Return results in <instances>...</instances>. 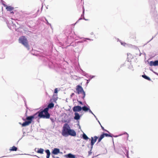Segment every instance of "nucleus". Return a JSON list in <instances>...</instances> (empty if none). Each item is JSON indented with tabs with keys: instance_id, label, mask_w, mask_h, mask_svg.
Here are the masks:
<instances>
[{
	"instance_id": "nucleus-11",
	"label": "nucleus",
	"mask_w": 158,
	"mask_h": 158,
	"mask_svg": "<svg viewBox=\"0 0 158 158\" xmlns=\"http://www.w3.org/2000/svg\"><path fill=\"white\" fill-rule=\"evenodd\" d=\"M40 21H43V22H44L45 23L47 24V25H49L51 27V28H52V26H51V24L48 22V20L46 19L45 18H41V19H40Z\"/></svg>"
},
{
	"instance_id": "nucleus-21",
	"label": "nucleus",
	"mask_w": 158,
	"mask_h": 158,
	"mask_svg": "<svg viewBox=\"0 0 158 158\" xmlns=\"http://www.w3.org/2000/svg\"><path fill=\"white\" fill-rule=\"evenodd\" d=\"M116 40L118 41H119L120 42L121 45L124 46H129L130 45V44H127L124 42H122L121 41V40H119V39L118 38L116 39Z\"/></svg>"
},
{
	"instance_id": "nucleus-6",
	"label": "nucleus",
	"mask_w": 158,
	"mask_h": 158,
	"mask_svg": "<svg viewBox=\"0 0 158 158\" xmlns=\"http://www.w3.org/2000/svg\"><path fill=\"white\" fill-rule=\"evenodd\" d=\"M51 64H52V65H51L50 67L52 68H54L57 71H58L61 68L60 64L56 63L54 64L53 63H51Z\"/></svg>"
},
{
	"instance_id": "nucleus-17",
	"label": "nucleus",
	"mask_w": 158,
	"mask_h": 158,
	"mask_svg": "<svg viewBox=\"0 0 158 158\" xmlns=\"http://www.w3.org/2000/svg\"><path fill=\"white\" fill-rule=\"evenodd\" d=\"M66 158H75V156L71 153H69L64 156Z\"/></svg>"
},
{
	"instance_id": "nucleus-58",
	"label": "nucleus",
	"mask_w": 158,
	"mask_h": 158,
	"mask_svg": "<svg viewBox=\"0 0 158 158\" xmlns=\"http://www.w3.org/2000/svg\"><path fill=\"white\" fill-rule=\"evenodd\" d=\"M56 158H59L58 157H57Z\"/></svg>"
},
{
	"instance_id": "nucleus-22",
	"label": "nucleus",
	"mask_w": 158,
	"mask_h": 158,
	"mask_svg": "<svg viewBox=\"0 0 158 158\" xmlns=\"http://www.w3.org/2000/svg\"><path fill=\"white\" fill-rule=\"evenodd\" d=\"M54 106V104L52 102H51L47 106V107H46L45 108L48 109V110L49 109H51L53 108Z\"/></svg>"
},
{
	"instance_id": "nucleus-20",
	"label": "nucleus",
	"mask_w": 158,
	"mask_h": 158,
	"mask_svg": "<svg viewBox=\"0 0 158 158\" xmlns=\"http://www.w3.org/2000/svg\"><path fill=\"white\" fill-rule=\"evenodd\" d=\"M3 5L5 6L6 7V9L8 11H11L12 10L14 9V8L10 6H8L7 5L5 4H3Z\"/></svg>"
},
{
	"instance_id": "nucleus-14",
	"label": "nucleus",
	"mask_w": 158,
	"mask_h": 158,
	"mask_svg": "<svg viewBox=\"0 0 158 158\" xmlns=\"http://www.w3.org/2000/svg\"><path fill=\"white\" fill-rule=\"evenodd\" d=\"M70 36L72 39L76 40H77L78 39V38H79L78 36H77V35L74 32H73V33L72 34V35H70Z\"/></svg>"
},
{
	"instance_id": "nucleus-10",
	"label": "nucleus",
	"mask_w": 158,
	"mask_h": 158,
	"mask_svg": "<svg viewBox=\"0 0 158 158\" xmlns=\"http://www.w3.org/2000/svg\"><path fill=\"white\" fill-rule=\"evenodd\" d=\"M76 135V133L74 130L70 129L68 135H70L72 136H75Z\"/></svg>"
},
{
	"instance_id": "nucleus-43",
	"label": "nucleus",
	"mask_w": 158,
	"mask_h": 158,
	"mask_svg": "<svg viewBox=\"0 0 158 158\" xmlns=\"http://www.w3.org/2000/svg\"><path fill=\"white\" fill-rule=\"evenodd\" d=\"M95 77V76H92L91 75L90 79H91L92 78H94Z\"/></svg>"
},
{
	"instance_id": "nucleus-3",
	"label": "nucleus",
	"mask_w": 158,
	"mask_h": 158,
	"mask_svg": "<svg viewBox=\"0 0 158 158\" xmlns=\"http://www.w3.org/2000/svg\"><path fill=\"white\" fill-rule=\"evenodd\" d=\"M48 109L44 108V110L40 111V118L48 119L50 117V114L48 112Z\"/></svg>"
},
{
	"instance_id": "nucleus-57",
	"label": "nucleus",
	"mask_w": 158,
	"mask_h": 158,
	"mask_svg": "<svg viewBox=\"0 0 158 158\" xmlns=\"http://www.w3.org/2000/svg\"><path fill=\"white\" fill-rule=\"evenodd\" d=\"M42 8H43V6H42V7L41 8V9H42Z\"/></svg>"
},
{
	"instance_id": "nucleus-30",
	"label": "nucleus",
	"mask_w": 158,
	"mask_h": 158,
	"mask_svg": "<svg viewBox=\"0 0 158 158\" xmlns=\"http://www.w3.org/2000/svg\"><path fill=\"white\" fill-rule=\"evenodd\" d=\"M33 119L34 118L32 116L27 117L26 118L27 120H28V121H31V122Z\"/></svg>"
},
{
	"instance_id": "nucleus-44",
	"label": "nucleus",
	"mask_w": 158,
	"mask_h": 158,
	"mask_svg": "<svg viewBox=\"0 0 158 158\" xmlns=\"http://www.w3.org/2000/svg\"><path fill=\"white\" fill-rule=\"evenodd\" d=\"M24 102H25V106H26V107H27V104H26V100H24Z\"/></svg>"
},
{
	"instance_id": "nucleus-45",
	"label": "nucleus",
	"mask_w": 158,
	"mask_h": 158,
	"mask_svg": "<svg viewBox=\"0 0 158 158\" xmlns=\"http://www.w3.org/2000/svg\"><path fill=\"white\" fill-rule=\"evenodd\" d=\"M87 80V82H86V84H88L89 82V81L90 80V79H89V80Z\"/></svg>"
},
{
	"instance_id": "nucleus-5",
	"label": "nucleus",
	"mask_w": 158,
	"mask_h": 158,
	"mask_svg": "<svg viewBox=\"0 0 158 158\" xmlns=\"http://www.w3.org/2000/svg\"><path fill=\"white\" fill-rule=\"evenodd\" d=\"M19 42L21 43L28 49H29V46L27 38L24 36H22L19 39Z\"/></svg>"
},
{
	"instance_id": "nucleus-32",
	"label": "nucleus",
	"mask_w": 158,
	"mask_h": 158,
	"mask_svg": "<svg viewBox=\"0 0 158 158\" xmlns=\"http://www.w3.org/2000/svg\"><path fill=\"white\" fill-rule=\"evenodd\" d=\"M84 75L87 78H89V79L91 80V79H90L91 75H90L87 73H85V75Z\"/></svg>"
},
{
	"instance_id": "nucleus-33",
	"label": "nucleus",
	"mask_w": 158,
	"mask_h": 158,
	"mask_svg": "<svg viewBox=\"0 0 158 158\" xmlns=\"http://www.w3.org/2000/svg\"><path fill=\"white\" fill-rule=\"evenodd\" d=\"M83 13H82V14L81 15V17H83V19L85 20H87V19H85V18L84 17V7H83Z\"/></svg>"
},
{
	"instance_id": "nucleus-48",
	"label": "nucleus",
	"mask_w": 158,
	"mask_h": 158,
	"mask_svg": "<svg viewBox=\"0 0 158 158\" xmlns=\"http://www.w3.org/2000/svg\"><path fill=\"white\" fill-rule=\"evenodd\" d=\"M154 37H152V38L148 42V43L149 42L152 40V39L154 38Z\"/></svg>"
},
{
	"instance_id": "nucleus-13",
	"label": "nucleus",
	"mask_w": 158,
	"mask_h": 158,
	"mask_svg": "<svg viewBox=\"0 0 158 158\" xmlns=\"http://www.w3.org/2000/svg\"><path fill=\"white\" fill-rule=\"evenodd\" d=\"M149 65L151 66H156L158 65V60H155L154 61H151L149 63Z\"/></svg>"
},
{
	"instance_id": "nucleus-34",
	"label": "nucleus",
	"mask_w": 158,
	"mask_h": 158,
	"mask_svg": "<svg viewBox=\"0 0 158 158\" xmlns=\"http://www.w3.org/2000/svg\"><path fill=\"white\" fill-rule=\"evenodd\" d=\"M101 127L103 131L107 132L109 134H110V133L108 131L105 129V128H104L102 125H101Z\"/></svg>"
},
{
	"instance_id": "nucleus-38",
	"label": "nucleus",
	"mask_w": 158,
	"mask_h": 158,
	"mask_svg": "<svg viewBox=\"0 0 158 158\" xmlns=\"http://www.w3.org/2000/svg\"><path fill=\"white\" fill-rule=\"evenodd\" d=\"M44 149H43L40 148V153L42 154L43 153V152H44Z\"/></svg>"
},
{
	"instance_id": "nucleus-4",
	"label": "nucleus",
	"mask_w": 158,
	"mask_h": 158,
	"mask_svg": "<svg viewBox=\"0 0 158 158\" xmlns=\"http://www.w3.org/2000/svg\"><path fill=\"white\" fill-rule=\"evenodd\" d=\"M76 90L77 91V94H79L81 93L82 94L83 96L82 97H81V98L82 99V100L84 101L85 98V92L84 91L82 87L79 85H77Z\"/></svg>"
},
{
	"instance_id": "nucleus-37",
	"label": "nucleus",
	"mask_w": 158,
	"mask_h": 158,
	"mask_svg": "<svg viewBox=\"0 0 158 158\" xmlns=\"http://www.w3.org/2000/svg\"><path fill=\"white\" fill-rule=\"evenodd\" d=\"M50 118V119L51 120L52 122L53 123L54 122L55 120V119L53 118Z\"/></svg>"
},
{
	"instance_id": "nucleus-16",
	"label": "nucleus",
	"mask_w": 158,
	"mask_h": 158,
	"mask_svg": "<svg viewBox=\"0 0 158 158\" xmlns=\"http://www.w3.org/2000/svg\"><path fill=\"white\" fill-rule=\"evenodd\" d=\"M89 106L87 105V106H84L82 107V109L85 112H87L89 110Z\"/></svg>"
},
{
	"instance_id": "nucleus-56",
	"label": "nucleus",
	"mask_w": 158,
	"mask_h": 158,
	"mask_svg": "<svg viewBox=\"0 0 158 158\" xmlns=\"http://www.w3.org/2000/svg\"><path fill=\"white\" fill-rule=\"evenodd\" d=\"M141 53H140V54H139L140 56L141 55Z\"/></svg>"
},
{
	"instance_id": "nucleus-51",
	"label": "nucleus",
	"mask_w": 158,
	"mask_h": 158,
	"mask_svg": "<svg viewBox=\"0 0 158 158\" xmlns=\"http://www.w3.org/2000/svg\"><path fill=\"white\" fill-rule=\"evenodd\" d=\"M91 35H92L94 34V33H93V32H91Z\"/></svg>"
},
{
	"instance_id": "nucleus-7",
	"label": "nucleus",
	"mask_w": 158,
	"mask_h": 158,
	"mask_svg": "<svg viewBox=\"0 0 158 158\" xmlns=\"http://www.w3.org/2000/svg\"><path fill=\"white\" fill-rule=\"evenodd\" d=\"M98 138V137L96 136H95L94 137H91V149H92L93 146L95 143V142L96 141L97 139Z\"/></svg>"
},
{
	"instance_id": "nucleus-26",
	"label": "nucleus",
	"mask_w": 158,
	"mask_h": 158,
	"mask_svg": "<svg viewBox=\"0 0 158 158\" xmlns=\"http://www.w3.org/2000/svg\"><path fill=\"white\" fill-rule=\"evenodd\" d=\"M45 152L47 154L46 158H49L50 155V153L49 150L48 149L46 150L45 151Z\"/></svg>"
},
{
	"instance_id": "nucleus-1",
	"label": "nucleus",
	"mask_w": 158,
	"mask_h": 158,
	"mask_svg": "<svg viewBox=\"0 0 158 158\" xmlns=\"http://www.w3.org/2000/svg\"><path fill=\"white\" fill-rule=\"evenodd\" d=\"M114 149L118 153L122 155L125 154L127 157L128 158V148L125 147L121 144L116 149L115 148Z\"/></svg>"
},
{
	"instance_id": "nucleus-28",
	"label": "nucleus",
	"mask_w": 158,
	"mask_h": 158,
	"mask_svg": "<svg viewBox=\"0 0 158 158\" xmlns=\"http://www.w3.org/2000/svg\"><path fill=\"white\" fill-rule=\"evenodd\" d=\"M82 138L86 140H87L89 139V138L88 137V136L86 135L85 134L83 133L82 135Z\"/></svg>"
},
{
	"instance_id": "nucleus-31",
	"label": "nucleus",
	"mask_w": 158,
	"mask_h": 158,
	"mask_svg": "<svg viewBox=\"0 0 158 158\" xmlns=\"http://www.w3.org/2000/svg\"><path fill=\"white\" fill-rule=\"evenodd\" d=\"M104 137L103 136V135H102V134L100 137H99V138H98V143H99L101 141V140H102V139Z\"/></svg>"
},
{
	"instance_id": "nucleus-41",
	"label": "nucleus",
	"mask_w": 158,
	"mask_h": 158,
	"mask_svg": "<svg viewBox=\"0 0 158 158\" xmlns=\"http://www.w3.org/2000/svg\"><path fill=\"white\" fill-rule=\"evenodd\" d=\"M150 70L152 71L155 74L158 76V73H157L156 72L153 71L152 69H150Z\"/></svg>"
},
{
	"instance_id": "nucleus-46",
	"label": "nucleus",
	"mask_w": 158,
	"mask_h": 158,
	"mask_svg": "<svg viewBox=\"0 0 158 158\" xmlns=\"http://www.w3.org/2000/svg\"><path fill=\"white\" fill-rule=\"evenodd\" d=\"M74 94L73 93H72L71 95V97H72L74 95Z\"/></svg>"
},
{
	"instance_id": "nucleus-42",
	"label": "nucleus",
	"mask_w": 158,
	"mask_h": 158,
	"mask_svg": "<svg viewBox=\"0 0 158 158\" xmlns=\"http://www.w3.org/2000/svg\"><path fill=\"white\" fill-rule=\"evenodd\" d=\"M77 102L81 104H82V102L81 101H79L78 100H77Z\"/></svg>"
},
{
	"instance_id": "nucleus-15",
	"label": "nucleus",
	"mask_w": 158,
	"mask_h": 158,
	"mask_svg": "<svg viewBox=\"0 0 158 158\" xmlns=\"http://www.w3.org/2000/svg\"><path fill=\"white\" fill-rule=\"evenodd\" d=\"M60 152L59 149L57 148H54L52 152V153L54 155H56Z\"/></svg>"
},
{
	"instance_id": "nucleus-25",
	"label": "nucleus",
	"mask_w": 158,
	"mask_h": 158,
	"mask_svg": "<svg viewBox=\"0 0 158 158\" xmlns=\"http://www.w3.org/2000/svg\"><path fill=\"white\" fill-rule=\"evenodd\" d=\"M31 123V121H25V122L23 123L22 124V126L23 127H25V126L28 125Z\"/></svg>"
},
{
	"instance_id": "nucleus-39",
	"label": "nucleus",
	"mask_w": 158,
	"mask_h": 158,
	"mask_svg": "<svg viewBox=\"0 0 158 158\" xmlns=\"http://www.w3.org/2000/svg\"><path fill=\"white\" fill-rule=\"evenodd\" d=\"M88 111H89V113H91L92 114H93L94 113H93V112L90 109V107L89 108V110H88Z\"/></svg>"
},
{
	"instance_id": "nucleus-18",
	"label": "nucleus",
	"mask_w": 158,
	"mask_h": 158,
	"mask_svg": "<svg viewBox=\"0 0 158 158\" xmlns=\"http://www.w3.org/2000/svg\"><path fill=\"white\" fill-rule=\"evenodd\" d=\"M102 135H103V136L104 137L105 136L106 137H112L113 136L114 137H116L118 136V135H116V136H114L112 135L110 133V134H108L107 133H102Z\"/></svg>"
},
{
	"instance_id": "nucleus-49",
	"label": "nucleus",
	"mask_w": 158,
	"mask_h": 158,
	"mask_svg": "<svg viewBox=\"0 0 158 158\" xmlns=\"http://www.w3.org/2000/svg\"><path fill=\"white\" fill-rule=\"evenodd\" d=\"M98 121V123H99V124H100V126H101V125L100 123V122H99V121L98 120H97Z\"/></svg>"
},
{
	"instance_id": "nucleus-19",
	"label": "nucleus",
	"mask_w": 158,
	"mask_h": 158,
	"mask_svg": "<svg viewBox=\"0 0 158 158\" xmlns=\"http://www.w3.org/2000/svg\"><path fill=\"white\" fill-rule=\"evenodd\" d=\"M32 116L33 117V118L36 119L38 117V119H39L40 118V111H38L37 112Z\"/></svg>"
},
{
	"instance_id": "nucleus-35",
	"label": "nucleus",
	"mask_w": 158,
	"mask_h": 158,
	"mask_svg": "<svg viewBox=\"0 0 158 158\" xmlns=\"http://www.w3.org/2000/svg\"><path fill=\"white\" fill-rule=\"evenodd\" d=\"M123 134H126V135H127V136H126L127 140H128V137L129 136V134L126 132H124V133Z\"/></svg>"
},
{
	"instance_id": "nucleus-47",
	"label": "nucleus",
	"mask_w": 158,
	"mask_h": 158,
	"mask_svg": "<svg viewBox=\"0 0 158 158\" xmlns=\"http://www.w3.org/2000/svg\"><path fill=\"white\" fill-rule=\"evenodd\" d=\"M93 115L94 116V117H95V118H96V120H98V119L97 118L96 116L93 114Z\"/></svg>"
},
{
	"instance_id": "nucleus-29",
	"label": "nucleus",
	"mask_w": 158,
	"mask_h": 158,
	"mask_svg": "<svg viewBox=\"0 0 158 158\" xmlns=\"http://www.w3.org/2000/svg\"><path fill=\"white\" fill-rule=\"evenodd\" d=\"M17 149V148L15 146H13L10 149V151H16Z\"/></svg>"
},
{
	"instance_id": "nucleus-23",
	"label": "nucleus",
	"mask_w": 158,
	"mask_h": 158,
	"mask_svg": "<svg viewBox=\"0 0 158 158\" xmlns=\"http://www.w3.org/2000/svg\"><path fill=\"white\" fill-rule=\"evenodd\" d=\"M75 114V117H74V118L76 120H78L80 118V116L79 114L77 113V112H75L74 113Z\"/></svg>"
},
{
	"instance_id": "nucleus-40",
	"label": "nucleus",
	"mask_w": 158,
	"mask_h": 158,
	"mask_svg": "<svg viewBox=\"0 0 158 158\" xmlns=\"http://www.w3.org/2000/svg\"><path fill=\"white\" fill-rule=\"evenodd\" d=\"M57 92H58L57 89L56 88L54 90V93H57Z\"/></svg>"
},
{
	"instance_id": "nucleus-27",
	"label": "nucleus",
	"mask_w": 158,
	"mask_h": 158,
	"mask_svg": "<svg viewBox=\"0 0 158 158\" xmlns=\"http://www.w3.org/2000/svg\"><path fill=\"white\" fill-rule=\"evenodd\" d=\"M142 77L144 78V79H147L148 81H151V79L149 77H148L145 74L142 75Z\"/></svg>"
},
{
	"instance_id": "nucleus-2",
	"label": "nucleus",
	"mask_w": 158,
	"mask_h": 158,
	"mask_svg": "<svg viewBox=\"0 0 158 158\" xmlns=\"http://www.w3.org/2000/svg\"><path fill=\"white\" fill-rule=\"evenodd\" d=\"M70 127L67 123H65L63 127L61 134L62 135L65 137L68 136L69 132L70 130Z\"/></svg>"
},
{
	"instance_id": "nucleus-54",
	"label": "nucleus",
	"mask_w": 158,
	"mask_h": 158,
	"mask_svg": "<svg viewBox=\"0 0 158 158\" xmlns=\"http://www.w3.org/2000/svg\"><path fill=\"white\" fill-rule=\"evenodd\" d=\"M82 19V18H81L80 19H79L78 20H80L81 19Z\"/></svg>"
},
{
	"instance_id": "nucleus-36",
	"label": "nucleus",
	"mask_w": 158,
	"mask_h": 158,
	"mask_svg": "<svg viewBox=\"0 0 158 158\" xmlns=\"http://www.w3.org/2000/svg\"><path fill=\"white\" fill-rule=\"evenodd\" d=\"M35 151L38 153H40V149L39 148H36L35 149Z\"/></svg>"
},
{
	"instance_id": "nucleus-55",
	"label": "nucleus",
	"mask_w": 158,
	"mask_h": 158,
	"mask_svg": "<svg viewBox=\"0 0 158 158\" xmlns=\"http://www.w3.org/2000/svg\"><path fill=\"white\" fill-rule=\"evenodd\" d=\"M122 135V134H120V135H119V136H121V135Z\"/></svg>"
},
{
	"instance_id": "nucleus-8",
	"label": "nucleus",
	"mask_w": 158,
	"mask_h": 158,
	"mask_svg": "<svg viewBox=\"0 0 158 158\" xmlns=\"http://www.w3.org/2000/svg\"><path fill=\"white\" fill-rule=\"evenodd\" d=\"M73 110L74 112H80L82 110V107L79 106H74L73 108Z\"/></svg>"
},
{
	"instance_id": "nucleus-53",
	"label": "nucleus",
	"mask_w": 158,
	"mask_h": 158,
	"mask_svg": "<svg viewBox=\"0 0 158 158\" xmlns=\"http://www.w3.org/2000/svg\"><path fill=\"white\" fill-rule=\"evenodd\" d=\"M11 14H12V13L13 14V13H14V12H13V11H11Z\"/></svg>"
},
{
	"instance_id": "nucleus-12",
	"label": "nucleus",
	"mask_w": 158,
	"mask_h": 158,
	"mask_svg": "<svg viewBox=\"0 0 158 158\" xmlns=\"http://www.w3.org/2000/svg\"><path fill=\"white\" fill-rule=\"evenodd\" d=\"M155 9V6L154 5H153L152 7L151 13L152 14L154 15H157L156 12V10Z\"/></svg>"
},
{
	"instance_id": "nucleus-50",
	"label": "nucleus",
	"mask_w": 158,
	"mask_h": 158,
	"mask_svg": "<svg viewBox=\"0 0 158 158\" xmlns=\"http://www.w3.org/2000/svg\"><path fill=\"white\" fill-rule=\"evenodd\" d=\"M30 156L31 157H32L33 156H36L35 155H34V156H33V155H30Z\"/></svg>"
},
{
	"instance_id": "nucleus-9",
	"label": "nucleus",
	"mask_w": 158,
	"mask_h": 158,
	"mask_svg": "<svg viewBox=\"0 0 158 158\" xmlns=\"http://www.w3.org/2000/svg\"><path fill=\"white\" fill-rule=\"evenodd\" d=\"M80 39H82V40H80V41H78L77 42V43H83V42H86V40H89V41H92V40H93L91 39H90L88 38H80Z\"/></svg>"
},
{
	"instance_id": "nucleus-24",
	"label": "nucleus",
	"mask_w": 158,
	"mask_h": 158,
	"mask_svg": "<svg viewBox=\"0 0 158 158\" xmlns=\"http://www.w3.org/2000/svg\"><path fill=\"white\" fill-rule=\"evenodd\" d=\"M31 54L34 55L36 56H38L39 55L40 52L36 50L32 52Z\"/></svg>"
},
{
	"instance_id": "nucleus-52",
	"label": "nucleus",
	"mask_w": 158,
	"mask_h": 158,
	"mask_svg": "<svg viewBox=\"0 0 158 158\" xmlns=\"http://www.w3.org/2000/svg\"><path fill=\"white\" fill-rule=\"evenodd\" d=\"M157 28H158V23H157Z\"/></svg>"
}]
</instances>
